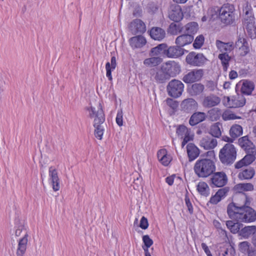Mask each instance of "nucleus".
I'll list each match as a JSON object with an SVG mask.
<instances>
[{"label": "nucleus", "mask_w": 256, "mask_h": 256, "mask_svg": "<svg viewBox=\"0 0 256 256\" xmlns=\"http://www.w3.org/2000/svg\"><path fill=\"white\" fill-rule=\"evenodd\" d=\"M227 213L231 219L240 222H252L256 220V212L248 206H238L230 203L227 207Z\"/></svg>", "instance_id": "obj_1"}, {"label": "nucleus", "mask_w": 256, "mask_h": 256, "mask_svg": "<svg viewBox=\"0 0 256 256\" xmlns=\"http://www.w3.org/2000/svg\"><path fill=\"white\" fill-rule=\"evenodd\" d=\"M216 169L215 162L208 158L198 160L195 163L194 170L200 178H206L213 174Z\"/></svg>", "instance_id": "obj_2"}, {"label": "nucleus", "mask_w": 256, "mask_h": 256, "mask_svg": "<svg viewBox=\"0 0 256 256\" xmlns=\"http://www.w3.org/2000/svg\"><path fill=\"white\" fill-rule=\"evenodd\" d=\"M236 158V150L234 146L231 144H226L220 150L219 158L220 162L226 164H232Z\"/></svg>", "instance_id": "obj_3"}, {"label": "nucleus", "mask_w": 256, "mask_h": 256, "mask_svg": "<svg viewBox=\"0 0 256 256\" xmlns=\"http://www.w3.org/2000/svg\"><path fill=\"white\" fill-rule=\"evenodd\" d=\"M218 10L219 12L218 18L222 23L230 24L233 22L235 18V9L233 5L224 4Z\"/></svg>", "instance_id": "obj_4"}, {"label": "nucleus", "mask_w": 256, "mask_h": 256, "mask_svg": "<svg viewBox=\"0 0 256 256\" xmlns=\"http://www.w3.org/2000/svg\"><path fill=\"white\" fill-rule=\"evenodd\" d=\"M198 30V26L196 22H190L184 26L180 27L179 24H171L170 26V32L174 35L178 34V33L183 32L192 36L195 34Z\"/></svg>", "instance_id": "obj_5"}, {"label": "nucleus", "mask_w": 256, "mask_h": 256, "mask_svg": "<svg viewBox=\"0 0 256 256\" xmlns=\"http://www.w3.org/2000/svg\"><path fill=\"white\" fill-rule=\"evenodd\" d=\"M168 94L174 98L180 96L184 90V84L180 80L174 79L168 84L166 88Z\"/></svg>", "instance_id": "obj_6"}, {"label": "nucleus", "mask_w": 256, "mask_h": 256, "mask_svg": "<svg viewBox=\"0 0 256 256\" xmlns=\"http://www.w3.org/2000/svg\"><path fill=\"white\" fill-rule=\"evenodd\" d=\"M224 104L229 108H239L243 106L246 104V98L242 94H237L230 96H224Z\"/></svg>", "instance_id": "obj_7"}, {"label": "nucleus", "mask_w": 256, "mask_h": 256, "mask_svg": "<svg viewBox=\"0 0 256 256\" xmlns=\"http://www.w3.org/2000/svg\"><path fill=\"white\" fill-rule=\"evenodd\" d=\"M254 17L250 10H246L244 18V24L249 36L251 38L256 37V28L255 27Z\"/></svg>", "instance_id": "obj_8"}, {"label": "nucleus", "mask_w": 256, "mask_h": 256, "mask_svg": "<svg viewBox=\"0 0 256 256\" xmlns=\"http://www.w3.org/2000/svg\"><path fill=\"white\" fill-rule=\"evenodd\" d=\"M90 117H94V128H100L101 124L104 122V116L100 104H99L98 110H96L95 108L90 106L88 109Z\"/></svg>", "instance_id": "obj_9"}, {"label": "nucleus", "mask_w": 256, "mask_h": 256, "mask_svg": "<svg viewBox=\"0 0 256 256\" xmlns=\"http://www.w3.org/2000/svg\"><path fill=\"white\" fill-rule=\"evenodd\" d=\"M186 60L188 64L191 66H201L206 63L207 59L202 54L191 52L187 55Z\"/></svg>", "instance_id": "obj_10"}, {"label": "nucleus", "mask_w": 256, "mask_h": 256, "mask_svg": "<svg viewBox=\"0 0 256 256\" xmlns=\"http://www.w3.org/2000/svg\"><path fill=\"white\" fill-rule=\"evenodd\" d=\"M162 69L168 74V76L174 77L180 72V66L174 60H169L162 65Z\"/></svg>", "instance_id": "obj_11"}, {"label": "nucleus", "mask_w": 256, "mask_h": 256, "mask_svg": "<svg viewBox=\"0 0 256 256\" xmlns=\"http://www.w3.org/2000/svg\"><path fill=\"white\" fill-rule=\"evenodd\" d=\"M248 154H246L242 160L236 162L234 164L236 168L239 169L244 166H246L251 164L256 160V148L253 149V150L246 152Z\"/></svg>", "instance_id": "obj_12"}, {"label": "nucleus", "mask_w": 256, "mask_h": 256, "mask_svg": "<svg viewBox=\"0 0 256 256\" xmlns=\"http://www.w3.org/2000/svg\"><path fill=\"white\" fill-rule=\"evenodd\" d=\"M203 76L202 70H194L184 76L183 81L186 83H192L200 80Z\"/></svg>", "instance_id": "obj_13"}, {"label": "nucleus", "mask_w": 256, "mask_h": 256, "mask_svg": "<svg viewBox=\"0 0 256 256\" xmlns=\"http://www.w3.org/2000/svg\"><path fill=\"white\" fill-rule=\"evenodd\" d=\"M129 28L132 32L134 34H143L146 30L145 24L140 19L133 20L130 23Z\"/></svg>", "instance_id": "obj_14"}, {"label": "nucleus", "mask_w": 256, "mask_h": 256, "mask_svg": "<svg viewBox=\"0 0 256 256\" xmlns=\"http://www.w3.org/2000/svg\"><path fill=\"white\" fill-rule=\"evenodd\" d=\"M212 184L216 187H222L226 184L228 178L224 172H217L214 174L212 178Z\"/></svg>", "instance_id": "obj_15"}, {"label": "nucleus", "mask_w": 256, "mask_h": 256, "mask_svg": "<svg viewBox=\"0 0 256 256\" xmlns=\"http://www.w3.org/2000/svg\"><path fill=\"white\" fill-rule=\"evenodd\" d=\"M184 15L180 6L178 4L171 6L168 12L169 18L176 22L181 20Z\"/></svg>", "instance_id": "obj_16"}, {"label": "nucleus", "mask_w": 256, "mask_h": 256, "mask_svg": "<svg viewBox=\"0 0 256 256\" xmlns=\"http://www.w3.org/2000/svg\"><path fill=\"white\" fill-rule=\"evenodd\" d=\"M48 175L49 182L52 186L55 192L58 190L60 188V180L56 170L54 168L50 166L49 168Z\"/></svg>", "instance_id": "obj_17"}, {"label": "nucleus", "mask_w": 256, "mask_h": 256, "mask_svg": "<svg viewBox=\"0 0 256 256\" xmlns=\"http://www.w3.org/2000/svg\"><path fill=\"white\" fill-rule=\"evenodd\" d=\"M176 133L181 138L183 139L182 143V146H184L190 141L192 140L194 136V133L191 129H176Z\"/></svg>", "instance_id": "obj_18"}, {"label": "nucleus", "mask_w": 256, "mask_h": 256, "mask_svg": "<svg viewBox=\"0 0 256 256\" xmlns=\"http://www.w3.org/2000/svg\"><path fill=\"white\" fill-rule=\"evenodd\" d=\"M157 157L160 162L164 166H168L172 160V156L167 150L162 148L157 152Z\"/></svg>", "instance_id": "obj_19"}, {"label": "nucleus", "mask_w": 256, "mask_h": 256, "mask_svg": "<svg viewBox=\"0 0 256 256\" xmlns=\"http://www.w3.org/2000/svg\"><path fill=\"white\" fill-rule=\"evenodd\" d=\"M221 101L220 98L214 95L210 94L204 98L202 105L204 108H210L218 105Z\"/></svg>", "instance_id": "obj_20"}, {"label": "nucleus", "mask_w": 256, "mask_h": 256, "mask_svg": "<svg viewBox=\"0 0 256 256\" xmlns=\"http://www.w3.org/2000/svg\"><path fill=\"white\" fill-rule=\"evenodd\" d=\"M180 107L182 110L189 112L196 110L198 107V104L194 99L188 98L182 101Z\"/></svg>", "instance_id": "obj_21"}, {"label": "nucleus", "mask_w": 256, "mask_h": 256, "mask_svg": "<svg viewBox=\"0 0 256 256\" xmlns=\"http://www.w3.org/2000/svg\"><path fill=\"white\" fill-rule=\"evenodd\" d=\"M128 42L130 46L132 49L140 48L146 44V38L141 35L131 38Z\"/></svg>", "instance_id": "obj_22"}, {"label": "nucleus", "mask_w": 256, "mask_h": 256, "mask_svg": "<svg viewBox=\"0 0 256 256\" xmlns=\"http://www.w3.org/2000/svg\"><path fill=\"white\" fill-rule=\"evenodd\" d=\"M184 50L178 46H172L166 48V55L170 58H177L184 54Z\"/></svg>", "instance_id": "obj_23"}, {"label": "nucleus", "mask_w": 256, "mask_h": 256, "mask_svg": "<svg viewBox=\"0 0 256 256\" xmlns=\"http://www.w3.org/2000/svg\"><path fill=\"white\" fill-rule=\"evenodd\" d=\"M240 86V92L242 94L250 95L254 88V82L248 80H244L242 84H236V87Z\"/></svg>", "instance_id": "obj_24"}, {"label": "nucleus", "mask_w": 256, "mask_h": 256, "mask_svg": "<svg viewBox=\"0 0 256 256\" xmlns=\"http://www.w3.org/2000/svg\"><path fill=\"white\" fill-rule=\"evenodd\" d=\"M228 192V190L226 188L218 190L215 194L210 198L209 200L210 203L212 204H217L226 196Z\"/></svg>", "instance_id": "obj_25"}, {"label": "nucleus", "mask_w": 256, "mask_h": 256, "mask_svg": "<svg viewBox=\"0 0 256 256\" xmlns=\"http://www.w3.org/2000/svg\"><path fill=\"white\" fill-rule=\"evenodd\" d=\"M28 234L26 233L24 236L19 240L16 250V256H24L25 254L28 242Z\"/></svg>", "instance_id": "obj_26"}, {"label": "nucleus", "mask_w": 256, "mask_h": 256, "mask_svg": "<svg viewBox=\"0 0 256 256\" xmlns=\"http://www.w3.org/2000/svg\"><path fill=\"white\" fill-rule=\"evenodd\" d=\"M193 40V36L185 34L178 36L176 39L175 42L177 46L182 48L190 44Z\"/></svg>", "instance_id": "obj_27"}, {"label": "nucleus", "mask_w": 256, "mask_h": 256, "mask_svg": "<svg viewBox=\"0 0 256 256\" xmlns=\"http://www.w3.org/2000/svg\"><path fill=\"white\" fill-rule=\"evenodd\" d=\"M236 46L239 49V53L241 56H246L250 51L248 44L244 38H239L236 42Z\"/></svg>", "instance_id": "obj_28"}, {"label": "nucleus", "mask_w": 256, "mask_h": 256, "mask_svg": "<svg viewBox=\"0 0 256 256\" xmlns=\"http://www.w3.org/2000/svg\"><path fill=\"white\" fill-rule=\"evenodd\" d=\"M150 37L157 40H162L166 36L165 31L158 27L152 28L150 31Z\"/></svg>", "instance_id": "obj_29"}, {"label": "nucleus", "mask_w": 256, "mask_h": 256, "mask_svg": "<svg viewBox=\"0 0 256 256\" xmlns=\"http://www.w3.org/2000/svg\"><path fill=\"white\" fill-rule=\"evenodd\" d=\"M238 143L242 148L246 152L253 150V149L256 148L254 144L250 141L247 136H243L238 140Z\"/></svg>", "instance_id": "obj_30"}, {"label": "nucleus", "mask_w": 256, "mask_h": 256, "mask_svg": "<svg viewBox=\"0 0 256 256\" xmlns=\"http://www.w3.org/2000/svg\"><path fill=\"white\" fill-rule=\"evenodd\" d=\"M186 151L190 160L192 161L198 157L200 154L199 149L193 144L187 145Z\"/></svg>", "instance_id": "obj_31"}, {"label": "nucleus", "mask_w": 256, "mask_h": 256, "mask_svg": "<svg viewBox=\"0 0 256 256\" xmlns=\"http://www.w3.org/2000/svg\"><path fill=\"white\" fill-rule=\"evenodd\" d=\"M206 118V114L203 112L194 113L190 117L189 123L190 126H194L204 121Z\"/></svg>", "instance_id": "obj_32"}, {"label": "nucleus", "mask_w": 256, "mask_h": 256, "mask_svg": "<svg viewBox=\"0 0 256 256\" xmlns=\"http://www.w3.org/2000/svg\"><path fill=\"white\" fill-rule=\"evenodd\" d=\"M116 66V58L114 56L112 57L110 62H108L106 64V76L108 80H112V72L114 70Z\"/></svg>", "instance_id": "obj_33"}, {"label": "nucleus", "mask_w": 256, "mask_h": 256, "mask_svg": "<svg viewBox=\"0 0 256 256\" xmlns=\"http://www.w3.org/2000/svg\"><path fill=\"white\" fill-rule=\"evenodd\" d=\"M216 46L221 52H231L234 48L232 42L225 43L220 40H217L216 42Z\"/></svg>", "instance_id": "obj_34"}, {"label": "nucleus", "mask_w": 256, "mask_h": 256, "mask_svg": "<svg viewBox=\"0 0 256 256\" xmlns=\"http://www.w3.org/2000/svg\"><path fill=\"white\" fill-rule=\"evenodd\" d=\"M255 174V170L252 168H247L238 174V178L240 180L252 179Z\"/></svg>", "instance_id": "obj_35"}, {"label": "nucleus", "mask_w": 256, "mask_h": 256, "mask_svg": "<svg viewBox=\"0 0 256 256\" xmlns=\"http://www.w3.org/2000/svg\"><path fill=\"white\" fill-rule=\"evenodd\" d=\"M217 145V142L214 139L203 138L200 141V146L206 150L212 149Z\"/></svg>", "instance_id": "obj_36"}, {"label": "nucleus", "mask_w": 256, "mask_h": 256, "mask_svg": "<svg viewBox=\"0 0 256 256\" xmlns=\"http://www.w3.org/2000/svg\"><path fill=\"white\" fill-rule=\"evenodd\" d=\"M256 232V226H246L240 231V235L244 238H248L251 235L254 234Z\"/></svg>", "instance_id": "obj_37"}, {"label": "nucleus", "mask_w": 256, "mask_h": 256, "mask_svg": "<svg viewBox=\"0 0 256 256\" xmlns=\"http://www.w3.org/2000/svg\"><path fill=\"white\" fill-rule=\"evenodd\" d=\"M168 46L166 44H161L158 46L152 48L150 54L152 56H161L162 54L166 55V48Z\"/></svg>", "instance_id": "obj_38"}, {"label": "nucleus", "mask_w": 256, "mask_h": 256, "mask_svg": "<svg viewBox=\"0 0 256 256\" xmlns=\"http://www.w3.org/2000/svg\"><path fill=\"white\" fill-rule=\"evenodd\" d=\"M198 193L203 196H208L210 193V189L208 184L204 182H199L196 186Z\"/></svg>", "instance_id": "obj_39"}, {"label": "nucleus", "mask_w": 256, "mask_h": 256, "mask_svg": "<svg viewBox=\"0 0 256 256\" xmlns=\"http://www.w3.org/2000/svg\"><path fill=\"white\" fill-rule=\"evenodd\" d=\"M234 188L238 192H242L252 191L254 190V186L250 183H242L236 184Z\"/></svg>", "instance_id": "obj_40"}, {"label": "nucleus", "mask_w": 256, "mask_h": 256, "mask_svg": "<svg viewBox=\"0 0 256 256\" xmlns=\"http://www.w3.org/2000/svg\"><path fill=\"white\" fill-rule=\"evenodd\" d=\"M162 62V59L158 57H152L146 58L144 61V64L148 67L156 66Z\"/></svg>", "instance_id": "obj_41"}, {"label": "nucleus", "mask_w": 256, "mask_h": 256, "mask_svg": "<svg viewBox=\"0 0 256 256\" xmlns=\"http://www.w3.org/2000/svg\"><path fill=\"white\" fill-rule=\"evenodd\" d=\"M240 222H234L232 220H228L226 222V225L232 233L236 234L242 227V224Z\"/></svg>", "instance_id": "obj_42"}, {"label": "nucleus", "mask_w": 256, "mask_h": 256, "mask_svg": "<svg viewBox=\"0 0 256 256\" xmlns=\"http://www.w3.org/2000/svg\"><path fill=\"white\" fill-rule=\"evenodd\" d=\"M204 90V86L200 84H193L189 89V93L192 96H197L201 94Z\"/></svg>", "instance_id": "obj_43"}, {"label": "nucleus", "mask_w": 256, "mask_h": 256, "mask_svg": "<svg viewBox=\"0 0 256 256\" xmlns=\"http://www.w3.org/2000/svg\"><path fill=\"white\" fill-rule=\"evenodd\" d=\"M218 58L221 61L224 70L226 71L229 66V62L230 60V57L227 53L224 52L220 54Z\"/></svg>", "instance_id": "obj_44"}, {"label": "nucleus", "mask_w": 256, "mask_h": 256, "mask_svg": "<svg viewBox=\"0 0 256 256\" xmlns=\"http://www.w3.org/2000/svg\"><path fill=\"white\" fill-rule=\"evenodd\" d=\"M168 76V74L162 69V66L161 70L157 72L154 78L157 82H163L167 79Z\"/></svg>", "instance_id": "obj_45"}, {"label": "nucleus", "mask_w": 256, "mask_h": 256, "mask_svg": "<svg viewBox=\"0 0 256 256\" xmlns=\"http://www.w3.org/2000/svg\"><path fill=\"white\" fill-rule=\"evenodd\" d=\"M222 118L224 120L238 119L240 118V116H236L234 113L228 110H225L223 112Z\"/></svg>", "instance_id": "obj_46"}, {"label": "nucleus", "mask_w": 256, "mask_h": 256, "mask_svg": "<svg viewBox=\"0 0 256 256\" xmlns=\"http://www.w3.org/2000/svg\"><path fill=\"white\" fill-rule=\"evenodd\" d=\"M142 242L144 245L142 246L144 250H148L153 244V240L150 238L148 235H144L142 238Z\"/></svg>", "instance_id": "obj_47"}, {"label": "nucleus", "mask_w": 256, "mask_h": 256, "mask_svg": "<svg viewBox=\"0 0 256 256\" xmlns=\"http://www.w3.org/2000/svg\"><path fill=\"white\" fill-rule=\"evenodd\" d=\"M204 41V38L203 35L200 34L196 37L193 46L195 49L200 48L203 45Z\"/></svg>", "instance_id": "obj_48"}, {"label": "nucleus", "mask_w": 256, "mask_h": 256, "mask_svg": "<svg viewBox=\"0 0 256 256\" xmlns=\"http://www.w3.org/2000/svg\"><path fill=\"white\" fill-rule=\"evenodd\" d=\"M250 244L248 242H243L239 244L240 250L244 254H248L250 250Z\"/></svg>", "instance_id": "obj_49"}, {"label": "nucleus", "mask_w": 256, "mask_h": 256, "mask_svg": "<svg viewBox=\"0 0 256 256\" xmlns=\"http://www.w3.org/2000/svg\"><path fill=\"white\" fill-rule=\"evenodd\" d=\"M243 129H230V134L234 140L242 134Z\"/></svg>", "instance_id": "obj_50"}, {"label": "nucleus", "mask_w": 256, "mask_h": 256, "mask_svg": "<svg viewBox=\"0 0 256 256\" xmlns=\"http://www.w3.org/2000/svg\"><path fill=\"white\" fill-rule=\"evenodd\" d=\"M234 254L235 250L232 246H230L228 248L224 250L223 252H220V256H234Z\"/></svg>", "instance_id": "obj_51"}, {"label": "nucleus", "mask_w": 256, "mask_h": 256, "mask_svg": "<svg viewBox=\"0 0 256 256\" xmlns=\"http://www.w3.org/2000/svg\"><path fill=\"white\" fill-rule=\"evenodd\" d=\"M166 104L173 110H176L178 106V103L174 100L168 98L166 100Z\"/></svg>", "instance_id": "obj_52"}, {"label": "nucleus", "mask_w": 256, "mask_h": 256, "mask_svg": "<svg viewBox=\"0 0 256 256\" xmlns=\"http://www.w3.org/2000/svg\"><path fill=\"white\" fill-rule=\"evenodd\" d=\"M208 130V132L212 136L216 138H219L222 134L220 129H206Z\"/></svg>", "instance_id": "obj_53"}, {"label": "nucleus", "mask_w": 256, "mask_h": 256, "mask_svg": "<svg viewBox=\"0 0 256 256\" xmlns=\"http://www.w3.org/2000/svg\"><path fill=\"white\" fill-rule=\"evenodd\" d=\"M116 122L118 125L119 126H122V110H118V112L116 117Z\"/></svg>", "instance_id": "obj_54"}, {"label": "nucleus", "mask_w": 256, "mask_h": 256, "mask_svg": "<svg viewBox=\"0 0 256 256\" xmlns=\"http://www.w3.org/2000/svg\"><path fill=\"white\" fill-rule=\"evenodd\" d=\"M140 226L143 230L146 229L148 226V223L146 218L142 216L140 220Z\"/></svg>", "instance_id": "obj_55"}, {"label": "nucleus", "mask_w": 256, "mask_h": 256, "mask_svg": "<svg viewBox=\"0 0 256 256\" xmlns=\"http://www.w3.org/2000/svg\"><path fill=\"white\" fill-rule=\"evenodd\" d=\"M94 134L96 138L101 140L104 134V129H95Z\"/></svg>", "instance_id": "obj_56"}, {"label": "nucleus", "mask_w": 256, "mask_h": 256, "mask_svg": "<svg viewBox=\"0 0 256 256\" xmlns=\"http://www.w3.org/2000/svg\"><path fill=\"white\" fill-rule=\"evenodd\" d=\"M185 202L186 206L188 207V210L190 214H192L193 212V208L192 205L190 201V200L188 197L185 198Z\"/></svg>", "instance_id": "obj_57"}, {"label": "nucleus", "mask_w": 256, "mask_h": 256, "mask_svg": "<svg viewBox=\"0 0 256 256\" xmlns=\"http://www.w3.org/2000/svg\"><path fill=\"white\" fill-rule=\"evenodd\" d=\"M202 248L206 254L207 256H212L211 252L208 248V247L205 243L202 244Z\"/></svg>", "instance_id": "obj_58"}, {"label": "nucleus", "mask_w": 256, "mask_h": 256, "mask_svg": "<svg viewBox=\"0 0 256 256\" xmlns=\"http://www.w3.org/2000/svg\"><path fill=\"white\" fill-rule=\"evenodd\" d=\"M175 177L174 175H172L169 176H168L166 178V182L169 185L172 186L174 184V178Z\"/></svg>", "instance_id": "obj_59"}, {"label": "nucleus", "mask_w": 256, "mask_h": 256, "mask_svg": "<svg viewBox=\"0 0 256 256\" xmlns=\"http://www.w3.org/2000/svg\"><path fill=\"white\" fill-rule=\"evenodd\" d=\"M24 228V226H19L16 228L15 230V234L16 236H18L20 235V234Z\"/></svg>", "instance_id": "obj_60"}, {"label": "nucleus", "mask_w": 256, "mask_h": 256, "mask_svg": "<svg viewBox=\"0 0 256 256\" xmlns=\"http://www.w3.org/2000/svg\"><path fill=\"white\" fill-rule=\"evenodd\" d=\"M238 76V73L235 70H231L229 74V77L231 80H234Z\"/></svg>", "instance_id": "obj_61"}, {"label": "nucleus", "mask_w": 256, "mask_h": 256, "mask_svg": "<svg viewBox=\"0 0 256 256\" xmlns=\"http://www.w3.org/2000/svg\"><path fill=\"white\" fill-rule=\"evenodd\" d=\"M222 140L224 142H234V140L232 137L230 138L228 136H223L222 137Z\"/></svg>", "instance_id": "obj_62"}, {"label": "nucleus", "mask_w": 256, "mask_h": 256, "mask_svg": "<svg viewBox=\"0 0 256 256\" xmlns=\"http://www.w3.org/2000/svg\"><path fill=\"white\" fill-rule=\"evenodd\" d=\"M248 256H256V250L250 249L248 253Z\"/></svg>", "instance_id": "obj_63"}, {"label": "nucleus", "mask_w": 256, "mask_h": 256, "mask_svg": "<svg viewBox=\"0 0 256 256\" xmlns=\"http://www.w3.org/2000/svg\"><path fill=\"white\" fill-rule=\"evenodd\" d=\"M230 85H231V83L229 82H226L224 84V89H228L230 88Z\"/></svg>", "instance_id": "obj_64"}]
</instances>
